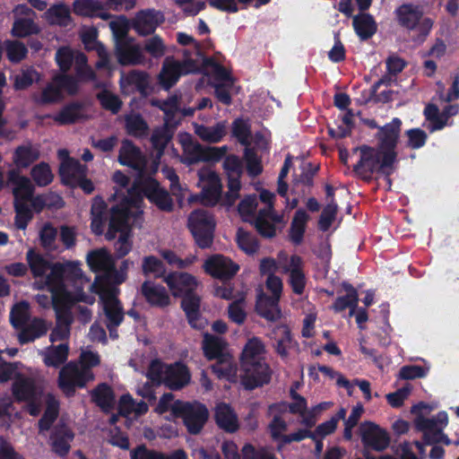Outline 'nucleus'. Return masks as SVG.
Wrapping results in <instances>:
<instances>
[{"label": "nucleus", "instance_id": "1", "mask_svg": "<svg viewBox=\"0 0 459 459\" xmlns=\"http://www.w3.org/2000/svg\"><path fill=\"white\" fill-rule=\"evenodd\" d=\"M265 347L258 337L248 339L240 355L241 383L247 390H254L271 381L272 370L264 354Z\"/></svg>", "mask_w": 459, "mask_h": 459}, {"label": "nucleus", "instance_id": "2", "mask_svg": "<svg viewBox=\"0 0 459 459\" xmlns=\"http://www.w3.org/2000/svg\"><path fill=\"white\" fill-rule=\"evenodd\" d=\"M131 216V200L128 197L122 198L119 204L110 209V216L106 238L113 240L117 234L120 233L115 243V256L117 259L125 257L132 249L131 227L129 219Z\"/></svg>", "mask_w": 459, "mask_h": 459}, {"label": "nucleus", "instance_id": "3", "mask_svg": "<svg viewBox=\"0 0 459 459\" xmlns=\"http://www.w3.org/2000/svg\"><path fill=\"white\" fill-rule=\"evenodd\" d=\"M143 196L162 212H170L174 209V202L169 191L161 187L160 182L152 177L135 179L123 198L128 197L132 205L134 197L142 199Z\"/></svg>", "mask_w": 459, "mask_h": 459}, {"label": "nucleus", "instance_id": "4", "mask_svg": "<svg viewBox=\"0 0 459 459\" xmlns=\"http://www.w3.org/2000/svg\"><path fill=\"white\" fill-rule=\"evenodd\" d=\"M354 152H359V160L353 166V172L361 179L370 181L374 173H380L386 177L388 183L391 184L390 176L394 171V167L382 168V153L372 146L363 144L353 149Z\"/></svg>", "mask_w": 459, "mask_h": 459}, {"label": "nucleus", "instance_id": "5", "mask_svg": "<svg viewBox=\"0 0 459 459\" xmlns=\"http://www.w3.org/2000/svg\"><path fill=\"white\" fill-rule=\"evenodd\" d=\"M187 228L199 248L207 249L212 246L216 222L210 212L204 209L192 211L187 218Z\"/></svg>", "mask_w": 459, "mask_h": 459}, {"label": "nucleus", "instance_id": "6", "mask_svg": "<svg viewBox=\"0 0 459 459\" xmlns=\"http://www.w3.org/2000/svg\"><path fill=\"white\" fill-rule=\"evenodd\" d=\"M402 130V120L394 117L386 123L376 134L377 140V149L382 153V168L394 167L397 161L396 147Z\"/></svg>", "mask_w": 459, "mask_h": 459}, {"label": "nucleus", "instance_id": "7", "mask_svg": "<svg viewBox=\"0 0 459 459\" xmlns=\"http://www.w3.org/2000/svg\"><path fill=\"white\" fill-rule=\"evenodd\" d=\"M171 412L183 420L187 431L192 435L201 432L209 417L206 406L197 402L192 403L177 400L171 405Z\"/></svg>", "mask_w": 459, "mask_h": 459}, {"label": "nucleus", "instance_id": "8", "mask_svg": "<svg viewBox=\"0 0 459 459\" xmlns=\"http://www.w3.org/2000/svg\"><path fill=\"white\" fill-rule=\"evenodd\" d=\"M94 379L91 369L80 368L75 362L65 364L58 374V387L67 396L75 394L76 388H83L88 382Z\"/></svg>", "mask_w": 459, "mask_h": 459}, {"label": "nucleus", "instance_id": "9", "mask_svg": "<svg viewBox=\"0 0 459 459\" xmlns=\"http://www.w3.org/2000/svg\"><path fill=\"white\" fill-rule=\"evenodd\" d=\"M115 55L117 62L122 65H138L145 63L143 48L135 43L134 38L126 35V30L117 36Z\"/></svg>", "mask_w": 459, "mask_h": 459}, {"label": "nucleus", "instance_id": "10", "mask_svg": "<svg viewBox=\"0 0 459 459\" xmlns=\"http://www.w3.org/2000/svg\"><path fill=\"white\" fill-rule=\"evenodd\" d=\"M80 301L92 303L93 299L88 300V296L82 291V288H78L74 294L52 299V306L56 313V324L71 326L74 322L72 308Z\"/></svg>", "mask_w": 459, "mask_h": 459}, {"label": "nucleus", "instance_id": "11", "mask_svg": "<svg viewBox=\"0 0 459 459\" xmlns=\"http://www.w3.org/2000/svg\"><path fill=\"white\" fill-rule=\"evenodd\" d=\"M227 147H204L199 143L184 144L183 162L187 165H194L200 161H219L226 154Z\"/></svg>", "mask_w": 459, "mask_h": 459}, {"label": "nucleus", "instance_id": "12", "mask_svg": "<svg viewBox=\"0 0 459 459\" xmlns=\"http://www.w3.org/2000/svg\"><path fill=\"white\" fill-rule=\"evenodd\" d=\"M195 64L192 59L186 60L184 62L176 61L174 59L169 60L167 58L163 65L161 71L159 74V81L164 90L169 91L178 82L179 78L183 74L195 70Z\"/></svg>", "mask_w": 459, "mask_h": 459}, {"label": "nucleus", "instance_id": "13", "mask_svg": "<svg viewBox=\"0 0 459 459\" xmlns=\"http://www.w3.org/2000/svg\"><path fill=\"white\" fill-rule=\"evenodd\" d=\"M359 429L361 442L365 448L381 452L388 447L390 444L388 432L376 423L366 421L361 424Z\"/></svg>", "mask_w": 459, "mask_h": 459}, {"label": "nucleus", "instance_id": "14", "mask_svg": "<svg viewBox=\"0 0 459 459\" xmlns=\"http://www.w3.org/2000/svg\"><path fill=\"white\" fill-rule=\"evenodd\" d=\"M119 86L124 94L131 95L139 92L142 97H147L150 90V76L145 71L131 70L121 73Z\"/></svg>", "mask_w": 459, "mask_h": 459}, {"label": "nucleus", "instance_id": "15", "mask_svg": "<svg viewBox=\"0 0 459 459\" xmlns=\"http://www.w3.org/2000/svg\"><path fill=\"white\" fill-rule=\"evenodd\" d=\"M204 268L211 276L223 281L232 279L239 270L236 263L222 255H214L208 258Z\"/></svg>", "mask_w": 459, "mask_h": 459}, {"label": "nucleus", "instance_id": "16", "mask_svg": "<svg viewBox=\"0 0 459 459\" xmlns=\"http://www.w3.org/2000/svg\"><path fill=\"white\" fill-rule=\"evenodd\" d=\"M180 297L182 298L181 308L185 312L190 326L196 330L204 329L207 325V321L203 318L200 312V296L194 290H188Z\"/></svg>", "mask_w": 459, "mask_h": 459}, {"label": "nucleus", "instance_id": "17", "mask_svg": "<svg viewBox=\"0 0 459 459\" xmlns=\"http://www.w3.org/2000/svg\"><path fill=\"white\" fill-rule=\"evenodd\" d=\"M164 21V14L160 11L155 9L141 10L133 20V29L141 36L152 35Z\"/></svg>", "mask_w": 459, "mask_h": 459}, {"label": "nucleus", "instance_id": "18", "mask_svg": "<svg viewBox=\"0 0 459 459\" xmlns=\"http://www.w3.org/2000/svg\"><path fill=\"white\" fill-rule=\"evenodd\" d=\"M140 293L152 307L163 309L171 303L170 297L166 288L153 281H144L141 285Z\"/></svg>", "mask_w": 459, "mask_h": 459}, {"label": "nucleus", "instance_id": "19", "mask_svg": "<svg viewBox=\"0 0 459 459\" xmlns=\"http://www.w3.org/2000/svg\"><path fill=\"white\" fill-rule=\"evenodd\" d=\"M198 176L201 181L207 182L201 192L202 204L205 206H215L221 199L222 189L219 176L211 170H200Z\"/></svg>", "mask_w": 459, "mask_h": 459}, {"label": "nucleus", "instance_id": "20", "mask_svg": "<svg viewBox=\"0 0 459 459\" xmlns=\"http://www.w3.org/2000/svg\"><path fill=\"white\" fill-rule=\"evenodd\" d=\"M58 154L60 157L65 156L59 168V175L64 185L73 186L81 177L87 175V166L82 164L78 160L69 157L66 150H59Z\"/></svg>", "mask_w": 459, "mask_h": 459}, {"label": "nucleus", "instance_id": "21", "mask_svg": "<svg viewBox=\"0 0 459 459\" xmlns=\"http://www.w3.org/2000/svg\"><path fill=\"white\" fill-rule=\"evenodd\" d=\"M191 373L186 364L176 361L167 365L164 384L172 391H178L189 384Z\"/></svg>", "mask_w": 459, "mask_h": 459}, {"label": "nucleus", "instance_id": "22", "mask_svg": "<svg viewBox=\"0 0 459 459\" xmlns=\"http://www.w3.org/2000/svg\"><path fill=\"white\" fill-rule=\"evenodd\" d=\"M74 438V433L67 425H56L49 437L51 450L61 457L66 456L71 450V442Z\"/></svg>", "mask_w": 459, "mask_h": 459}, {"label": "nucleus", "instance_id": "23", "mask_svg": "<svg viewBox=\"0 0 459 459\" xmlns=\"http://www.w3.org/2000/svg\"><path fill=\"white\" fill-rule=\"evenodd\" d=\"M164 282L175 297L183 296L188 290L195 291L197 287L195 277L188 273H169L164 277Z\"/></svg>", "mask_w": 459, "mask_h": 459}, {"label": "nucleus", "instance_id": "24", "mask_svg": "<svg viewBox=\"0 0 459 459\" xmlns=\"http://www.w3.org/2000/svg\"><path fill=\"white\" fill-rule=\"evenodd\" d=\"M51 324L40 317L30 319L24 326L19 330L18 341L20 344H27L47 334Z\"/></svg>", "mask_w": 459, "mask_h": 459}, {"label": "nucleus", "instance_id": "25", "mask_svg": "<svg viewBox=\"0 0 459 459\" xmlns=\"http://www.w3.org/2000/svg\"><path fill=\"white\" fill-rule=\"evenodd\" d=\"M50 272L46 276L45 284L51 293V298L63 297L73 294L67 290L64 279L63 264H52Z\"/></svg>", "mask_w": 459, "mask_h": 459}, {"label": "nucleus", "instance_id": "26", "mask_svg": "<svg viewBox=\"0 0 459 459\" xmlns=\"http://www.w3.org/2000/svg\"><path fill=\"white\" fill-rule=\"evenodd\" d=\"M41 392L31 378L23 377L22 374H17L12 385V394L17 403L26 402Z\"/></svg>", "mask_w": 459, "mask_h": 459}, {"label": "nucleus", "instance_id": "27", "mask_svg": "<svg viewBox=\"0 0 459 459\" xmlns=\"http://www.w3.org/2000/svg\"><path fill=\"white\" fill-rule=\"evenodd\" d=\"M118 161L123 166L139 169L143 166V157L139 147L131 140L125 139L119 150Z\"/></svg>", "mask_w": 459, "mask_h": 459}, {"label": "nucleus", "instance_id": "28", "mask_svg": "<svg viewBox=\"0 0 459 459\" xmlns=\"http://www.w3.org/2000/svg\"><path fill=\"white\" fill-rule=\"evenodd\" d=\"M43 18L49 25L63 28L73 22L70 7L63 2L52 4L46 10Z\"/></svg>", "mask_w": 459, "mask_h": 459}, {"label": "nucleus", "instance_id": "29", "mask_svg": "<svg viewBox=\"0 0 459 459\" xmlns=\"http://www.w3.org/2000/svg\"><path fill=\"white\" fill-rule=\"evenodd\" d=\"M214 419L218 427L226 432L234 433L238 429V417L230 405L225 403L216 405Z\"/></svg>", "mask_w": 459, "mask_h": 459}, {"label": "nucleus", "instance_id": "30", "mask_svg": "<svg viewBox=\"0 0 459 459\" xmlns=\"http://www.w3.org/2000/svg\"><path fill=\"white\" fill-rule=\"evenodd\" d=\"M7 178L8 182L14 186L13 190L14 200H29L32 197L35 188L27 177L21 175L16 169H12L8 172Z\"/></svg>", "mask_w": 459, "mask_h": 459}, {"label": "nucleus", "instance_id": "31", "mask_svg": "<svg viewBox=\"0 0 459 459\" xmlns=\"http://www.w3.org/2000/svg\"><path fill=\"white\" fill-rule=\"evenodd\" d=\"M152 106L159 108L164 113V125L170 126L172 129L178 127L180 120L177 118L179 112V98L172 95L164 100H153Z\"/></svg>", "mask_w": 459, "mask_h": 459}, {"label": "nucleus", "instance_id": "32", "mask_svg": "<svg viewBox=\"0 0 459 459\" xmlns=\"http://www.w3.org/2000/svg\"><path fill=\"white\" fill-rule=\"evenodd\" d=\"M255 311L260 316L270 322H275L281 316L279 300L263 293L257 297Z\"/></svg>", "mask_w": 459, "mask_h": 459}, {"label": "nucleus", "instance_id": "33", "mask_svg": "<svg viewBox=\"0 0 459 459\" xmlns=\"http://www.w3.org/2000/svg\"><path fill=\"white\" fill-rule=\"evenodd\" d=\"M73 9L75 14L83 17H98L102 20H108L110 17L99 0H74Z\"/></svg>", "mask_w": 459, "mask_h": 459}, {"label": "nucleus", "instance_id": "34", "mask_svg": "<svg viewBox=\"0 0 459 459\" xmlns=\"http://www.w3.org/2000/svg\"><path fill=\"white\" fill-rule=\"evenodd\" d=\"M227 342L221 337L205 333L203 340V351L208 360H214L219 358H225L230 354L226 351Z\"/></svg>", "mask_w": 459, "mask_h": 459}, {"label": "nucleus", "instance_id": "35", "mask_svg": "<svg viewBox=\"0 0 459 459\" xmlns=\"http://www.w3.org/2000/svg\"><path fill=\"white\" fill-rule=\"evenodd\" d=\"M40 157L39 147L30 143L16 147L13 155V161L17 168L27 169Z\"/></svg>", "mask_w": 459, "mask_h": 459}, {"label": "nucleus", "instance_id": "36", "mask_svg": "<svg viewBox=\"0 0 459 459\" xmlns=\"http://www.w3.org/2000/svg\"><path fill=\"white\" fill-rule=\"evenodd\" d=\"M395 13L399 24L408 30L416 29L423 15L419 6L411 4H402L396 9Z\"/></svg>", "mask_w": 459, "mask_h": 459}, {"label": "nucleus", "instance_id": "37", "mask_svg": "<svg viewBox=\"0 0 459 459\" xmlns=\"http://www.w3.org/2000/svg\"><path fill=\"white\" fill-rule=\"evenodd\" d=\"M107 209L108 205L100 196H96L93 199L91 208V229L96 235H101L104 231L107 221Z\"/></svg>", "mask_w": 459, "mask_h": 459}, {"label": "nucleus", "instance_id": "38", "mask_svg": "<svg viewBox=\"0 0 459 459\" xmlns=\"http://www.w3.org/2000/svg\"><path fill=\"white\" fill-rule=\"evenodd\" d=\"M91 400L104 412H109L115 404V394L107 383L99 384L91 392Z\"/></svg>", "mask_w": 459, "mask_h": 459}, {"label": "nucleus", "instance_id": "39", "mask_svg": "<svg viewBox=\"0 0 459 459\" xmlns=\"http://www.w3.org/2000/svg\"><path fill=\"white\" fill-rule=\"evenodd\" d=\"M309 219L308 213L304 209L299 208L295 212L289 230V237L293 244L300 245L302 243Z\"/></svg>", "mask_w": 459, "mask_h": 459}, {"label": "nucleus", "instance_id": "40", "mask_svg": "<svg viewBox=\"0 0 459 459\" xmlns=\"http://www.w3.org/2000/svg\"><path fill=\"white\" fill-rule=\"evenodd\" d=\"M352 24L356 34L362 41L371 39L377 30V23L369 13L356 15L353 18Z\"/></svg>", "mask_w": 459, "mask_h": 459}, {"label": "nucleus", "instance_id": "41", "mask_svg": "<svg viewBox=\"0 0 459 459\" xmlns=\"http://www.w3.org/2000/svg\"><path fill=\"white\" fill-rule=\"evenodd\" d=\"M103 310L106 316L105 325L119 326L125 317V312L120 300L116 297H108L103 301Z\"/></svg>", "mask_w": 459, "mask_h": 459}, {"label": "nucleus", "instance_id": "42", "mask_svg": "<svg viewBox=\"0 0 459 459\" xmlns=\"http://www.w3.org/2000/svg\"><path fill=\"white\" fill-rule=\"evenodd\" d=\"M83 104L80 101H72L65 105L60 111L54 116V121L60 126L73 125L80 120Z\"/></svg>", "mask_w": 459, "mask_h": 459}, {"label": "nucleus", "instance_id": "43", "mask_svg": "<svg viewBox=\"0 0 459 459\" xmlns=\"http://www.w3.org/2000/svg\"><path fill=\"white\" fill-rule=\"evenodd\" d=\"M87 263L94 272H109L114 267L110 254L105 248L91 251L87 255Z\"/></svg>", "mask_w": 459, "mask_h": 459}, {"label": "nucleus", "instance_id": "44", "mask_svg": "<svg viewBox=\"0 0 459 459\" xmlns=\"http://www.w3.org/2000/svg\"><path fill=\"white\" fill-rule=\"evenodd\" d=\"M195 134L204 142L216 143L221 141L226 134L224 123H217L212 126L195 125Z\"/></svg>", "mask_w": 459, "mask_h": 459}, {"label": "nucleus", "instance_id": "45", "mask_svg": "<svg viewBox=\"0 0 459 459\" xmlns=\"http://www.w3.org/2000/svg\"><path fill=\"white\" fill-rule=\"evenodd\" d=\"M448 424V415L442 411L430 419L419 415L414 419L415 429L419 431L433 430L435 429H445Z\"/></svg>", "mask_w": 459, "mask_h": 459}, {"label": "nucleus", "instance_id": "46", "mask_svg": "<svg viewBox=\"0 0 459 459\" xmlns=\"http://www.w3.org/2000/svg\"><path fill=\"white\" fill-rule=\"evenodd\" d=\"M142 272L145 277L152 276L154 279L166 277V266L161 259L155 255H146L142 261Z\"/></svg>", "mask_w": 459, "mask_h": 459}, {"label": "nucleus", "instance_id": "47", "mask_svg": "<svg viewBox=\"0 0 459 459\" xmlns=\"http://www.w3.org/2000/svg\"><path fill=\"white\" fill-rule=\"evenodd\" d=\"M273 334L277 337L275 351L281 358H286L289 354L288 350L291 348L292 336L290 329L286 325H277Z\"/></svg>", "mask_w": 459, "mask_h": 459}, {"label": "nucleus", "instance_id": "48", "mask_svg": "<svg viewBox=\"0 0 459 459\" xmlns=\"http://www.w3.org/2000/svg\"><path fill=\"white\" fill-rule=\"evenodd\" d=\"M39 32L40 28L33 18H16L13 23L12 35L13 37L23 39Z\"/></svg>", "mask_w": 459, "mask_h": 459}, {"label": "nucleus", "instance_id": "49", "mask_svg": "<svg viewBox=\"0 0 459 459\" xmlns=\"http://www.w3.org/2000/svg\"><path fill=\"white\" fill-rule=\"evenodd\" d=\"M28 200L17 199L13 202L15 212L14 225L18 230H26L29 222L33 219V212L28 205Z\"/></svg>", "mask_w": 459, "mask_h": 459}, {"label": "nucleus", "instance_id": "50", "mask_svg": "<svg viewBox=\"0 0 459 459\" xmlns=\"http://www.w3.org/2000/svg\"><path fill=\"white\" fill-rule=\"evenodd\" d=\"M27 262L34 278L42 277L49 270L51 263L41 255L30 249L26 255Z\"/></svg>", "mask_w": 459, "mask_h": 459}, {"label": "nucleus", "instance_id": "51", "mask_svg": "<svg viewBox=\"0 0 459 459\" xmlns=\"http://www.w3.org/2000/svg\"><path fill=\"white\" fill-rule=\"evenodd\" d=\"M30 319V305L27 301H21L12 307L10 322L14 329L20 330Z\"/></svg>", "mask_w": 459, "mask_h": 459}, {"label": "nucleus", "instance_id": "52", "mask_svg": "<svg viewBox=\"0 0 459 459\" xmlns=\"http://www.w3.org/2000/svg\"><path fill=\"white\" fill-rule=\"evenodd\" d=\"M30 176L38 186H47L54 178L50 166L45 161L35 165L30 170Z\"/></svg>", "mask_w": 459, "mask_h": 459}, {"label": "nucleus", "instance_id": "53", "mask_svg": "<svg viewBox=\"0 0 459 459\" xmlns=\"http://www.w3.org/2000/svg\"><path fill=\"white\" fill-rule=\"evenodd\" d=\"M96 98L102 108L110 111L112 114H117L123 105L120 98L107 89L98 92Z\"/></svg>", "mask_w": 459, "mask_h": 459}, {"label": "nucleus", "instance_id": "54", "mask_svg": "<svg viewBox=\"0 0 459 459\" xmlns=\"http://www.w3.org/2000/svg\"><path fill=\"white\" fill-rule=\"evenodd\" d=\"M237 243L238 247L247 255H254L259 249L257 238L242 228L238 229Z\"/></svg>", "mask_w": 459, "mask_h": 459}, {"label": "nucleus", "instance_id": "55", "mask_svg": "<svg viewBox=\"0 0 459 459\" xmlns=\"http://www.w3.org/2000/svg\"><path fill=\"white\" fill-rule=\"evenodd\" d=\"M69 347L67 344L61 343L54 346L48 351L44 362L48 367L58 368L67 359Z\"/></svg>", "mask_w": 459, "mask_h": 459}, {"label": "nucleus", "instance_id": "56", "mask_svg": "<svg viewBox=\"0 0 459 459\" xmlns=\"http://www.w3.org/2000/svg\"><path fill=\"white\" fill-rule=\"evenodd\" d=\"M215 360V363L211 366V369L218 377H230L236 373V367L230 354Z\"/></svg>", "mask_w": 459, "mask_h": 459}, {"label": "nucleus", "instance_id": "57", "mask_svg": "<svg viewBox=\"0 0 459 459\" xmlns=\"http://www.w3.org/2000/svg\"><path fill=\"white\" fill-rule=\"evenodd\" d=\"M173 130L170 126L165 125L162 127L154 129L151 136V143L153 148L162 152L172 138Z\"/></svg>", "mask_w": 459, "mask_h": 459}, {"label": "nucleus", "instance_id": "58", "mask_svg": "<svg viewBox=\"0 0 459 459\" xmlns=\"http://www.w3.org/2000/svg\"><path fill=\"white\" fill-rule=\"evenodd\" d=\"M54 76L62 93L65 91L69 96H75L78 93L80 85L76 77L66 73H60Z\"/></svg>", "mask_w": 459, "mask_h": 459}, {"label": "nucleus", "instance_id": "59", "mask_svg": "<svg viewBox=\"0 0 459 459\" xmlns=\"http://www.w3.org/2000/svg\"><path fill=\"white\" fill-rule=\"evenodd\" d=\"M4 45L6 56L12 63H20L28 54L26 46L21 41L7 39Z\"/></svg>", "mask_w": 459, "mask_h": 459}, {"label": "nucleus", "instance_id": "60", "mask_svg": "<svg viewBox=\"0 0 459 459\" xmlns=\"http://www.w3.org/2000/svg\"><path fill=\"white\" fill-rule=\"evenodd\" d=\"M167 365L159 359H152L147 368V378L155 385L164 384Z\"/></svg>", "mask_w": 459, "mask_h": 459}, {"label": "nucleus", "instance_id": "61", "mask_svg": "<svg viewBox=\"0 0 459 459\" xmlns=\"http://www.w3.org/2000/svg\"><path fill=\"white\" fill-rule=\"evenodd\" d=\"M63 269L65 282L72 281L76 289L75 292L78 290V288H82L83 290L82 286L83 273L80 265L76 263L68 262L63 264Z\"/></svg>", "mask_w": 459, "mask_h": 459}, {"label": "nucleus", "instance_id": "62", "mask_svg": "<svg viewBox=\"0 0 459 459\" xmlns=\"http://www.w3.org/2000/svg\"><path fill=\"white\" fill-rule=\"evenodd\" d=\"M289 408V411L292 414H299L304 415L307 409V403L305 397H302L299 400L294 401L293 403H287L284 402L275 403L269 405V411H277L279 412H282L286 411V408Z\"/></svg>", "mask_w": 459, "mask_h": 459}, {"label": "nucleus", "instance_id": "63", "mask_svg": "<svg viewBox=\"0 0 459 459\" xmlns=\"http://www.w3.org/2000/svg\"><path fill=\"white\" fill-rule=\"evenodd\" d=\"M63 99L64 95L61 92L58 84L55 81V76H53L51 82L46 85L41 92L40 103L52 104L59 102Z\"/></svg>", "mask_w": 459, "mask_h": 459}, {"label": "nucleus", "instance_id": "64", "mask_svg": "<svg viewBox=\"0 0 459 459\" xmlns=\"http://www.w3.org/2000/svg\"><path fill=\"white\" fill-rule=\"evenodd\" d=\"M127 133L134 136H143L147 134L148 124L141 115L129 117L126 120Z\"/></svg>", "mask_w": 459, "mask_h": 459}]
</instances>
